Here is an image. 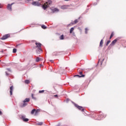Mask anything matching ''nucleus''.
Instances as JSON below:
<instances>
[{
	"mask_svg": "<svg viewBox=\"0 0 126 126\" xmlns=\"http://www.w3.org/2000/svg\"><path fill=\"white\" fill-rule=\"evenodd\" d=\"M43 52V50H42L41 48H38L36 50V53L37 55L40 54V53H42Z\"/></svg>",
	"mask_w": 126,
	"mask_h": 126,
	"instance_id": "6e6552de",
	"label": "nucleus"
},
{
	"mask_svg": "<svg viewBox=\"0 0 126 126\" xmlns=\"http://www.w3.org/2000/svg\"><path fill=\"white\" fill-rule=\"evenodd\" d=\"M49 62H51L52 63H54V60H50Z\"/></svg>",
	"mask_w": 126,
	"mask_h": 126,
	"instance_id": "a19ab883",
	"label": "nucleus"
},
{
	"mask_svg": "<svg viewBox=\"0 0 126 126\" xmlns=\"http://www.w3.org/2000/svg\"><path fill=\"white\" fill-rule=\"evenodd\" d=\"M6 69H7V70H8V71L11 72V69H10V68H7Z\"/></svg>",
	"mask_w": 126,
	"mask_h": 126,
	"instance_id": "f704fd0d",
	"label": "nucleus"
},
{
	"mask_svg": "<svg viewBox=\"0 0 126 126\" xmlns=\"http://www.w3.org/2000/svg\"><path fill=\"white\" fill-rule=\"evenodd\" d=\"M13 92V86H11L10 87V95H12V93Z\"/></svg>",
	"mask_w": 126,
	"mask_h": 126,
	"instance_id": "f8f14e48",
	"label": "nucleus"
},
{
	"mask_svg": "<svg viewBox=\"0 0 126 126\" xmlns=\"http://www.w3.org/2000/svg\"><path fill=\"white\" fill-rule=\"evenodd\" d=\"M119 40H120V37H117L113 41H112L111 43L109 45L108 47V50H110L111 48H112V47H113V46H114V45H115V44H116V43H117V41H119Z\"/></svg>",
	"mask_w": 126,
	"mask_h": 126,
	"instance_id": "7ed1b4c3",
	"label": "nucleus"
},
{
	"mask_svg": "<svg viewBox=\"0 0 126 126\" xmlns=\"http://www.w3.org/2000/svg\"><path fill=\"white\" fill-rule=\"evenodd\" d=\"M104 59H103L101 61H100V60H99L98 63H100V65H102V64L103 63V62H104Z\"/></svg>",
	"mask_w": 126,
	"mask_h": 126,
	"instance_id": "6ab92c4d",
	"label": "nucleus"
},
{
	"mask_svg": "<svg viewBox=\"0 0 126 126\" xmlns=\"http://www.w3.org/2000/svg\"><path fill=\"white\" fill-rule=\"evenodd\" d=\"M82 112H83V114H84L85 113V112L84 111H83Z\"/></svg>",
	"mask_w": 126,
	"mask_h": 126,
	"instance_id": "49530a36",
	"label": "nucleus"
},
{
	"mask_svg": "<svg viewBox=\"0 0 126 126\" xmlns=\"http://www.w3.org/2000/svg\"><path fill=\"white\" fill-rule=\"evenodd\" d=\"M113 36H114V32H112V33L110 36L109 39H111V38H113Z\"/></svg>",
	"mask_w": 126,
	"mask_h": 126,
	"instance_id": "412c9836",
	"label": "nucleus"
},
{
	"mask_svg": "<svg viewBox=\"0 0 126 126\" xmlns=\"http://www.w3.org/2000/svg\"><path fill=\"white\" fill-rule=\"evenodd\" d=\"M103 39H101L99 43V47H103Z\"/></svg>",
	"mask_w": 126,
	"mask_h": 126,
	"instance_id": "dca6fc26",
	"label": "nucleus"
},
{
	"mask_svg": "<svg viewBox=\"0 0 126 126\" xmlns=\"http://www.w3.org/2000/svg\"><path fill=\"white\" fill-rule=\"evenodd\" d=\"M30 101V98H26L23 100V103L20 105L21 108H24V107H26L28 105V102Z\"/></svg>",
	"mask_w": 126,
	"mask_h": 126,
	"instance_id": "f03ea898",
	"label": "nucleus"
},
{
	"mask_svg": "<svg viewBox=\"0 0 126 126\" xmlns=\"http://www.w3.org/2000/svg\"><path fill=\"white\" fill-rule=\"evenodd\" d=\"M42 125H43V122H39L36 123L37 126H42Z\"/></svg>",
	"mask_w": 126,
	"mask_h": 126,
	"instance_id": "b1692460",
	"label": "nucleus"
},
{
	"mask_svg": "<svg viewBox=\"0 0 126 126\" xmlns=\"http://www.w3.org/2000/svg\"><path fill=\"white\" fill-rule=\"evenodd\" d=\"M58 55V52H53L52 53V56H57Z\"/></svg>",
	"mask_w": 126,
	"mask_h": 126,
	"instance_id": "c85d7f7f",
	"label": "nucleus"
},
{
	"mask_svg": "<svg viewBox=\"0 0 126 126\" xmlns=\"http://www.w3.org/2000/svg\"><path fill=\"white\" fill-rule=\"evenodd\" d=\"M78 22V20L76 19L74 22H72L70 24L68 25V26H70V25H73V24H76Z\"/></svg>",
	"mask_w": 126,
	"mask_h": 126,
	"instance_id": "9d476101",
	"label": "nucleus"
},
{
	"mask_svg": "<svg viewBox=\"0 0 126 126\" xmlns=\"http://www.w3.org/2000/svg\"><path fill=\"white\" fill-rule=\"evenodd\" d=\"M85 30V34H87V33H88V29L87 28H86Z\"/></svg>",
	"mask_w": 126,
	"mask_h": 126,
	"instance_id": "bb28decb",
	"label": "nucleus"
},
{
	"mask_svg": "<svg viewBox=\"0 0 126 126\" xmlns=\"http://www.w3.org/2000/svg\"><path fill=\"white\" fill-rule=\"evenodd\" d=\"M88 10H89V9H87L84 13H83L82 15L86 14V13L88 12Z\"/></svg>",
	"mask_w": 126,
	"mask_h": 126,
	"instance_id": "a878e982",
	"label": "nucleus"
},
{
	"mask_svg": "<svg viewBox=\"0 0 126 126\" xmlns=\"http://www.w3.org/2000/svg\"><path fill=\"white\" fill-rule=\"evenodd\" d=\"M41 28H42V29H47V26L43 25L41 26Z\"/></svg>",
	"mask_w": 126,
	"mask_h": 126,
	"instance_id": "4be33fe9",
	"label": "nucleus"
},
{
	"mask_svg": "<svg viewBox=\"0 0 126 126\" xmlns=\"http://www.w3.org/2000/svg\"><path fill=\"white\" fill-rule=\"evenodd\" d=\"M40 61H41V59L39 58V57H37L36 59V62L39 63V62H40Z\"/></svg>",
	"mask_w": 126,
	"mask_h": 126,
	"instance_id": "aec40b11",
	"label": "nucleus"
},
{
	"mask_svg": "<svg viewBox=\"0 0 126 126\" xmlns=\"http://www.w3.org/2000/svg\"><path fill=\"white\" fill-rule=\"evenodd\" d=\"M65 0V1H69V0Z\"/></svg>",
	"mask_w": 126,
	"mask_h": 126,
	"instance_id": "c03bdc74",
	"label": "nucleus"
},
{
	"mask_svg": "<svg viewBox=\"0 0 126 126\" xmlns=\"http://www.w3.org/2000/svg\"><path fill=\"white\" fill-rule=\"evenodd\" d=\"M73 30H74V27H72V28L70 29V31H69L70 34H71V33H72V32H73Z\"/></svg>",
	"mask_w": 126,
	"mask_h": 126,
	"instance_id": "f3484780",
	"label": "nucleus"
},
{
	"mask_svg": "<svg viewBox=\"0 0 126 126\" xmlns=\"http://www.w3.org/2000/svg\"><path fill=\"white\" fill-rule=\"evenodd\" d=\"M74 105L76 107V108H77L78 110H81V111H86V109H85V108H83V107L81 106L78 105L77 104L72 102Z\"/></svg>",
	"mask_w": 126,
	"mask_h": 126,
	"instance_id": "20e7f679",
	"label": "nucleus"
},
{
	"mask_svg": "<svg viewBox=\"0 0 126 126\" xmlns=\"http://www.w3.org/2000/svg\"><path fill=\"white\" fill-rule=\"evenodd\" d=\"M0 115H2V112H1V111H0Z\"/></svg>",
	"mask_w": 126,
	"mask_h": 126,
	"instance_id": "37998d69",
	"label": "nucleus"
},
{
	"mask_svg": "<svg viewBox=\"0 0 126 126\" xmlns=\"http://www.w3.org/2000/svg\"><path fill=\"white\" fill-rule=\"evenodd\" d=\"M32 99H36L35 97H34V95H33V94H32Z\"/></svg>",
	"mask_w": 126,
	"mask_h": 126,
	"instance_id": "c9c22d12",
	"label": "nucleus"
},
{
	"mask_svg": "<svg viewBox=\"0 0 126 126\" xmlns=\"http://www.w3.org/2000/svg\"><path fill=\"white\" fill-rule=\"evenodd\" d=\"M16 52H17V49H16V48H13V53L14 54H15V53H16Z\"/></svg>",
	"mask_w": 126,
	"mask_h": 126,
	"instance_id": "393cba45",
	"label": "nucleus"
},
{
	"mask_svg": "<svg viewBox=\"0 0 126 126\" xmlns=\"http://www.w3.org/2000/svg\"><path fill=\"white\" fill-rule=\"evenodd\" d=\"M39 114V111H32L31 114L34 115V116H37Z\"/></svg>",
	"mask_w": 126,
	"mask_h": 126,
	"instance_id": "1a4fd4ad",
	"label": "nucleus"
},
{
	"mask_svg": "<svg viewBox=\"0 0 126 126\" xmlns=\"http://www.w3.org/2000/svg\"><path fill=\"white\" fill-rule=\"evenodd\" d=\"M9 37H10V34H6L4 35L2 37L0 38L1 40H6L7 38H9Z\"/></svg>",
	"mask_w": 126,
	"mask_h": 126,
	"instance_id": "0eeeda50",
	"label": "nucleus"
},
{
	"mask_svg": "<svg viewBox=\"0 0 126 126\" xmlns=\"http://www.w3.org/2000/svg\"><path fill=\"white\" fill-rule=\"evenodd\" d=\"M72 34L73 36H75V33L74 32H72Z\"/></svg>",
	"mask_w": 126,
	"mask_h": 126,
	"instance_id": "e433bc0d",
	"label": "nucleus"
},
{
	"mask_svg": "<svg viewBox=\"0 0 126 126\" xmlns=\"http://www.w3.org/2000/svg\"><path fill=\"white\" fill-rule=\"evenodd\" d=\"M24 29H23L21 30L20 31H22V30H24Z\"/></svg>",
	"mask_w": 126,
	"mask_h": 126,
	"instance_id": "a18cd8bd",
	"label": "nucleus"
},
{
	"mask_svg": "<svg viewBox=\"0 0 126 126\" xmlns=\"http://www.w3.org/2000/svg\"><path fill=\"white\" fill-rule=\"evenodd\" d=\"M20 118L22 119V120L23 121V122H28L29 121V119L28 118H26V116L24 114H22L20 116Z\"/></svg>",
	"mask_w": 126,
	"mask_h": 126,
	"instance_id": "39448f33",
	"label": "nucleus"
},
{
	"mask_svg": "<svg viewBox=\"0 0 126 126\" xmlns=\"http://www.w3.org/2000/svg\"><path fill=\"white\" fill-rule=\"evenodd\" d=\"M67 7H68V5H63L61 6L62 9H66V8H67Z\"/></svg>",
	"mask_w": 126,
	"mask_h": 126,
	"instance_id": "4468645a",
	"label": "nucleus"
},
{
	"mask_svg": "<svg viewBox=\"0 0 126 126\" xmlns=\"http://www.w3.org/2000/svg\"><path fill=\"white\" fill-rule=\"evenodd\" d=\"M87 7H89V5H87Z\"/></svg>",
	"mask_w": 126,
	"mask_h": 126,
	"instance_id": "de8ad7c7",
	"label": "nucleus"
},
{
	"mask_svg": "<svg viewBox=\"0 0 126 126\" xmlns=\"http://www.w3.org/2000/svg\"><path fill=\"white\" fill-rule=\"evenodd\" d=\"M43 0H39V1H34L32 2V5H33L34 6H41L42 7V8L46 10L48 7H50V5L52 4V1L51 0H47V1L44 3V5L41 3H43Z\"/></svg>",
	"mask_w": 126,
	"mask_h": 126,
	"instance_id": "f257e3e1",
	"label": "nucleus"
},
{
	"mask_svg": "<svg viewBox=\"0 0 126 126\" xmlns=\"http://www.w3.org/2000/svg\"><path fill=\"white\" fill-rule=\"evenodd\" d=\"M64 39V36L63 35V34L61 35L60 37V40H63Z\"/></svg>",
	"mask_w": 126,
	"mask_h": 126,
	"instance_id": "a211bd4d",
	"label": "nucleus"
},
{
	"mask_svg": "<svg viewBox=\"0 0 126 126\" xmlns=\"http://www.w3.org/2000/svg\"><path fill=\"white\" fill-rule=\"evenodd\" d=\"M58 94L54 95V97H58Z\"/></svg>",
	"mask_w": 126,
	"mask_h": 126,
	"instance_id": "79ce46f5",
	"label": "nucleus"
},
{
	"mask_svg": "<svg viewBox=\"0 0 126 126\" xmlns=\"http://www.w3.org/2000/svg\"><path fill=\"white\" fill-rule=\"evenodd\" d=\"M100 118H106V115H100Z\"/></svg>",
	"mask_w": 126,
	"mask_h": 126,
	"instance_id": "72a5a7b5",
	"label": "nucleus"
},
{
	"mask_svg": "<svg viewBox=\"0 0 126 126\" xmlns=\"http://www.w3.org/2000/svg\"><path fill=\"white\" fill-rule=\"evenodd\" d=\"M27 1H28L29 2H30V1H33V0H27Z\"/></svg>",
	"mask_w": 126,
	"mask_h": 126,
	"instance_id": "58836bf2",
	"label": "nucleus"
},
{
	"mask_svg": "<svg viewBox=\"0 0 126 126\" xmlns=\"http://www.w3.org/2000/svg\"><path fill=\"white\" fill-rule=\"evenodd\" d=\"M1 62V61L0 60V62Z\"/></svg>",
	"mask_w": 126,
	"mask_h": 126,
	"instance_id": "3c124183",
	"label": "nucleus"
},
{
	"mask_svg": "<svg viewBox=\"0 0 126 126\" xmlns=\"http://www.w3.org/2000/svg\"><path fill=\"white\" fill-rule=\"evenodd\" d=\"M79 75H85L82 74V71L79 72Z\"/></svg>",
	"mask_w": 126,
	"mask_h": 126,
	"instance_id": "7c9ffc66",
	"label": "nucleus"
},
{
	"mask_svg": "<svg viewBox=\"0 0 126 126\" xmlns=\"http://www.w3.org/2000/svg\"><path fill=\"white\" fill-rule=\"evenodd\" d=\"M79 19H80V17L79 18Z\"/></svg>",
	"mask_w": 126,
	"mask_h": 126,
	"instance_id": "8fccbe9b",
	"label": "nucleus"
},
{
	"mask_svg": "<svg viewBox=\"0 0 126 126\" xmlns=\"http://www.w3.org/2000/svg\"><path fill=\"white\" fill-rule=\"evenodd\" d=\"M110 43H111V40H108L106 43V46H108Z\"/></svg>",
	"mask_w": 126,
	"mask_h": 126,
	"instance_id": "cd10ccee",
	"label": "nucleus"
},
{
	"mask_svg": "<svg viewBox=\"0 0 126 126\" xmlns=\"http://www.w3.org/2000/svg\"><path fill=\"white\" fill-rule=\"evenodd\" d=\"M94 5H97V3L94 2Z\"/></svg>",
	"mask_w": 126,
	"mask_h": 126,
	"instance_id": "ea45409f",
	"label": "nucleus"
},
{
	"mask_svg": "<svg viewBox=\"0 0 126 126\" xmlns=\"http://www.w3.org/2000/svg\"><path fill=\"white\" fill-rule=\"evenodd\" d=\"M35 45L36 46V48H41V47L42 46V44H41L40 43H38V42H36Z\"/></svg>",
	"mask_w": 126,
	"mask_h": 126,
	"instance_id": "9b49d317",
	"label": "nucleus"
},
{
	"mask_svg": "<svg viewBox=\"0 0 126 126\" xmlns=\"http://www.w3.org/2000/svg\"><path fill=\"white\" fill-rule=\"evenodd\" d=\"M0 8H1V6H0Z\"/></svg>",
	"mask_w": 126,
	"mask_h": 126,
	"instance_id": "09e8293b",
	"label": "nucleus"
},
{
	"mask_svg": "<svg viewBox=\"0 0 126 126\" xmlns=\"http://www.w3.org/2000/svg\"><path fill=\"white\" fill-rule=\"evenodd\" d=\"M32 111H41V109H33L32 110Z\"/></svg>",
	"mask_w": 126,
	"mask_h": 126,
	"instance_id": "c756f323",
	"label": "nucleus"
},
{
	"mask_svg": "<svg viewBox=\"0 0 126 126\" xmlns=\"http://www.w3.org/2000/svg\"><path fill=\"white\" fill-rule=\"evenodd\" d=\"M74 76V77H78L79 78H80V77H85V75H75Z\"/></svg>",
	"mask_w": 126,
	"mask_h": 126,
	"instance_id": "2eb2a0df",
	"label": "nucleus"
},
{
	"mask_svg": "<svg viewBox=\"0 0 126 126\" xmlns=\"http://www.w3.org/2000/svg\"><path fill=\"white\" fill-rule=\"evenodd\" d=\"M30 82V81H29V80H26L25 81V83H26V84H29Z\"/></svg>",
	"mask_w": 126,
	"mask_h": 126,
	"instance_id": "5701e85b",
	"label": "nucleus"
},
{
	"mask_svg": "<svg viewBox=\"0 0 126 126\" xmlns=\"http://www.w3.org/2000/svg\"><path fill=\"white\" fill-rule=\"evenodd\" d=\"M14 3H12L11 4H8L7 5V9L9 10V11H12V4H14Z\"/></svg>",
	"mask_w": 126,
	"mask_h": 126,
	"instance_id": "423d86ee",
	"label": "nucleus"
},
{
	"mask_svg": "<svg viewBox=\"0 0 126 126\" xmlns=\"http://www.w3.org/2000/svg\"><path fill=\"white\" fill-rule=\"evenodd\" d=\"M66 103H67L68 102H69V99L67 98V99H66Z\"/></svg>",
	"mask_w": 126,
	"mask_h": 126,
	"instance_id": "4c0bfd02",
	"label": "nucleus"
},
{
	"mask_svg": "<svg viewBox=\"0 0 126 126\" xmlns=\"http://www.w3.org/2000/svg\"><path fill=\"white\" fill-rule=\"evenodd\" d=\"M44 92H45V90H41V91H39V93H40V94L44 93Z\"/></svg>",
	"mask_w": 126,
	"mask_h": 126,
	"instance_id": "2f4dec72",
	"label": "nucleus"
},
{
	"mask_svg": "<svg viewBox=\"0 0 126 126\" xmlns=\"http://www.w3.org/2000/svg\"><path fill=\"white\" fill-rule=\"evenodd\" d=\"M51 10L52 11V12L53 13H54V12H58L59 11V9L57 8H55L54 9H51Z\"/></svg>",
	"mask_w": 126,
	"mask_h": 126,
	"instance_id": "ddd939ff",
	"label": "nucleus"
},
{
	"mask_svg": "<svg viewBox=\"0 0 126 126\" xmlns=\"http://www.w3.org/2000/svg\"><path fill=\"white\" fill-rule=\"evenodd\" d=\"M5 74H6V76H8L9 75V73H7V71L5 72Z\"/></svg>",
	"mask_w": 126,
	"mask_h": 126,
	"instance_id": "473e14b6",
	"label": "nucleus"
}]
</instances>
